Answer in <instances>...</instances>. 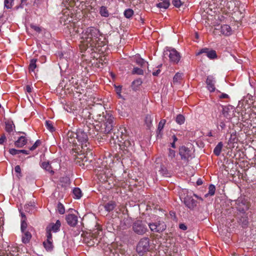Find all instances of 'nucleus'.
Masks as SVG:
<instances>
[{"instance_id":"aec40b11","label":"nucleus","mask_w":256,"mask_h":256,"mask_svg":"<svg viewBox=\"0 0 256 256\" xmlns=\"http://www.w3.org/2000/svg\"><path fill=\"white\" fill-rule=\"evenodd\" d=\"M100 233L102 234V232L99 230H96L92 232V237L94 238V241L92 244H90V245H93L95 243L98 244L100 242V240L101 238V236H99Z\"/></svg>"},{"instance_id":"3c124183","label":"nucleus","mask_w":256,"mask_h":256,"mask_svg":"<svg viewBox=\"0 0 256 256\" xmlns=\"http://www.w3.org/2000/svg\"><path fill=\"white\" fill-rule=\"evenodd\" d=\"M14 0H4V6L8 9L10 8L12 6V3L14 2Z\"/></svg>"},{"instance_id":"774afa93","label":"nucleus","mask_w":256,"mask_h":256,"mask_svg":"<svg viewBox=\"0 0 256 256\" xmlns=\"http://www.w3.org/2000/svg\"><path fill=\"white\" fill-rule=\"evenodd\" d=\"M69 81L70 83L72 84H77V82H74V78L72 76L70 79L69 80Z\"/></svg>"},{"instance_id":"423d86ee","label":"nucleus","mask_w":256,"mask_h":256,"mask_svg":"<svg viewBox=\"0 0 256 256\" xmlns=\"http://www.w3.org/2000/svg\"><path fill=\"white\" fill-rule=\"evenodd\" d=\"M164 54L168 56L170 61L174 64H178L180 60V54L174 48H168L164 51Z\"/></svg>"},{"instance_id":"58836bf2","label":"nucleus","mask_w":256,"mask_h":256,"mask_svg":"<svg viewBox=\"0 0 256 256\" xmlns=\"http://www.w3.org/2000/svg\"><path fill=\"white\" fill-rule=\"evenodd\" d=\"M45 125L46 128L50 132H52L55 130V128L53 126L52 122L50 120H46Z\"/></svg>"},{"instance_id":"9b49d317","label":"nucleus","mask_w":256,"mask_h":256,"mask_svg":"<svg viewBox=\"0 0 256 256\" xmlns=\"http://www.w3.org/2000/svg\"><path fill=\"white\" fill-rule=\"evenodd\" d=\"M46 240L44 242L43 245L47 251H52L53 250V240L52 234H46Z\"/></svg>"},{"instance_id":"603ef678","label":"nucleus","mask_w":256,"mask_h":256,"mask_svg":"<svg viewBox=\"0 0 256 256\" xmlns=\"http://www.w3.org/2000/svg\"><path fill=\"white\" fill-rule=\"evenodd\" d=\"M41 144V141L40 140H36V142H34V144L30 148V150H34L36 148L39 146H40Z\"/></svg>"},{"instance_id":"bf43d9fd","label":"nucleus","mask_w":256,"mask_h":256,"mask_svg":"<svg viewBox=\"0 0 256 256\" xmlns=\"http://www.w3.org/2000/svg\"><path fill=\"white\" fill-rule=\"evenodd\" d=\"M136 63L140 66H143L145 64V61L144 59L140 58L136 60Z\"/></svg>"},{"instance_id":"a878e982","label":"nucleus","mask_w":256,"mask_h":256,"mask_svg":"<svg viewBox=\"0 0 256 256\" xmlns=\"http://www.w3.org/2000/svg\"><path fill=\"white\" fill-rule=\"evenodd\" d=\"M67 136L70 143H76V132L69 131L68 132Z\"/></svg>"},{"instance_id":"6e6d98bb","label":"nucleus","mask_w":256,"mask_h":256,"mask_svg":"<svg viewBox=\"0 0 256 256\" xmlns=\"http://www.w3.org/2000/svg\"><path fill=\"white\" fill-rule=\"evenodd\" d=\"M162 66V64L158 65L157 67V70L152 72V75L154 76H158L161 70L160 68Z\"/></svg>"},{"instance_id":"f3484780","label":"nucleus","mask_w":256,"mask_h":256,"mask_svg":"<svg viewBox=\"0 0 256 256\" xmlns=\"http://www.w3.org/2000/svg\"><path fill=\"white\" fill-rule=\"evenodd\" d=\"M238 224L242 226V228H246L248 224V218L246 214L244 212H242L238 217Z\"/></svg>"},{"instance_id":"412c9836","label":"nucleus","mask_w":256,"mask_h":256,"mask_svg":"<svg viewBox=\"0 0 256 256\" xmlns=\"http://www.w3.org/2000/svg\"><path fill=\"white\" fill-rule=\"evenodd\" d=\"M6 124V130L10 134L15 128V126L12 120H8L5 122Z\"/></svg>"},{"instance_id":"6ab92c4d","label":"nucleus","mask_w":256,"mask_h":256,"mask_svg":"<svg viewBox=\"0 0 256 256\" xmlns=\"http://www.w3.org/2000/svg\"><path fill=\"white\" fill-rule=\"evenodd\" d=\"M232 30L230 26L224 24L220 26V32L225 36H230L232 34Z\"/></svg>"},{"instance_id":"a18cd8bd","label":"nucleus","mask_w":256,"mask_h":256,"mask_svg":"<svg viewBox=\"0 0 256 256\" xmlns=\"http://www.w3.org/2000/svg\"><path fill=\"white\" fill-rule=\"evenodd\" d=\"M32 2V0H21V3L20 6H18L17 8H24V6H26L28 4H30Z\"/></svg>"},{"instance_id":"f704fd0d","label":"nucleus","mask_w":256,"mask_h":256,"mask_svg":"<svg viewBox=\"0 0 256 256\" xmlns=\"http://www.w3.org/2000/svg\"><path fill=\"white\" fill-rule=\"evenodd\" d=\"M159 172L162 176H164L166 177L170 176V173H169L168 170H167L166 167H165L163 165L161 166L160 170H159Z\"/></svg>"},{"instance_id":"ea45409f","label":"nucleus","mask_w":256,"mask_h":256,"mask_svg":"<svg viewBox=\"0 0 256 256\" xmlns=\"http://www.w3.org/2000/svg\"><path fill=\"white\" fill-rule=\"evenodd\" d=\"M124 14L126 18H130L133 16L134 11L130 8H128L124 10Z\"/></svg>"},{"instance_id":"338daca9","label":"nucleus","mask_w":256,"mask_h":256,"mask_svg":"<svg viewBox=\"0 0 256 256\" xmlns=\"http://www.w3.org/2000/svg\"><path fill=\"white\" fill-rule=\"evenodd\" d=\"M219 126L220 127V128L223 130L226 128V124L224 122L222 121L220 122L219 124Z\"/></svg>"},{"instance_id":"473e14b6","label":"nucleus","mask_w":256,"mask_h":256,"mask_svg":"<svg viewBox=\"0 0 256 256\" xmlns=\"http://www.w3.org/2000/svg\"><path fill=\"white\" fill-rule=\"evenodd\" d=\"M222 114L227 119L230 120L232 118V114H230V111L228 107H224L222 111Z\"/></svg>"},{"instance_id":"0eeeda50","label":"nucleus","mask_w":256,"mask_h":256,"mask_svg":"<svg viewBox=\"0 0 256 256\" xmlns=\"http://www.w3.org/2000/svg\"><path fill=\"white\" fill-rule=\"evenodd\" d=\"M134 232L138 234L142 235L148 231V228L144 222L138 220L132 224Z\"/></svg>"},{"instance_id":"37998d69","label":"nucleus","mask_w":256,"mask_h":256,"mask_svg":"<svg viewBox=\"0 0 256 256\" xmlns=\"http://www.w3.org/2000/svg\"><path fill=\"white\" fill-rule=\"evenodd\" d=\"M176 156V151L174 150L169 148L168 157L170 160L174 161V160Z\"/></svg>"},{"instance_id":"13d9d810","label":"nucleus","mask_w":256,"mask_h":256,"mask_svg":"<svg viewBox=\"0 0 256 256\" xmlns=\"http://www.w3.org/2000/svg\"><path fill=\"white\" fill-rule=\"evenodd\" d=\"M134 144V142H132V143L130 142V141H126V140L124 142V146L126 147V148H132V144Z\"/></svg>"},{"instance_id":"8fccbe9b","label":"nucleus","mask_w":256,"mask_h":256,"mask_svg":"<svg viewBox=\"0 0 256 256\" xmlns=\"http://www.w3.org/2000/svg\"><path fill=\"white\" fill-rule=\"evenodd\" d=\"M182 75L181 74L178 72L176 73L174 76L173 82H178L182 78Z\"/></svg>"},{"instance_id":"b1692460","label":"nucleus","mask_w":256,"mask_h":256,"mask_svg":"<svg viewBox=\"0 0 256 256\" xmlns=\"http://www.w3.org/2000/svg\"><path fill=\"white\" fill-rule=\"evenodd\" d=\"M41 166L46 171H48L52 174H54V170H53L52 166L50 165V162L48 161L42 162L41 164Z\"/></svg>"},{"instance_id":"4468645a","label":"nucleus","mask_w":256,"mask_h":256,"mask_svg":"<svg viewBox=\"0 0 256 256\" xmlns=\"http://www.w3.org/2000/svg\"><path fill=\"white\" fill-rule=\"evenodd\" d=\"M61 223L59 220H57L55 224L50 223L46 228V234H52V231L56 232L60 230Z\"/></svg>"},{"instance_id":"2eb2a0df","label":"nucleus","mask_w":256,"mask_h":256,"mask_svg":"<svg viewBox=\"0 0 256 256\" xmlns=\"http://www.w3.org/2000/svg\"><path fill=\"white\" fill-rule=\"evenodd\" d=\"M216 82L215 78L212 76H207L206 80V88L210 92H214L215 91Z\"/></svg>"},{"instance_id":"49530a36","label":"nucleus","mask_w":256,"mask_h":256,"mask_svg":"<svg viewBox=\"0 0 256 256\" xmlns=\"http://www.w3.org/2000/svg\"><path fill=\"white\" fill-rule=\"evenodd\" d=\"M14 171L17 174L16 176L18 178H20L22 176L20 166L18 165L16 166L14 168Z\"/></svg>"},{"instance_id":"393cba45","label":"nucleus","mask_w":256,"mask_h":256,"mask_svg":"<svg viewBox=\"0 0 256 256\" xmlns=\"http://www.w3.org/2000/svg\"><path fill=\"white\" fill-rule=\"evenodd\" d=\"M161 1L156 4V6L160 8H168L170 4V0H161Z\"/></svg>"},{"instance_id":"ddd939ff","label":"nucleus","mask_w":256,"mask_h":256,"mask_svg":"<svg viewBox=\"0 0 256 256\" xmlns=\"http://www.w3.org/2000/svg\"><path fill=\"white\" fill-rule=\"evenodd\" d=\"M66 220L67 224L72 227H74L78 224V216L74 214H68L66 216Z\"/></svg>"},{"instance_id":"e433bc0d","label":"nucleus","mask_w":256,"mask_h":256,"mask_svg":"<svg viewBox=\"0 0 256 256\" xmlns=\"http://www.w3.org/2000/svg\"><path fill=\"white\" fill-rule=\"evenodd\" d=\"M216 187L214 184H210L208 186V193L205 194V197H207L208 195L213 196L214 194Z\"/></svg>"},{"instance_id":"864d4df0","label":"nucleus","mask_w":256,"mask_h":256,"mask_svg":"<svg viewBox=\"0 0 256 256\" xmlns=\"http://www.w3.org/2000/svg\"><path fill=\"white\" fill-rule=\"evenodd\" d=\"M27 228V223L25 219H23L21 221V230L24 232Z\"/></svg>"},{"instance_id":"4c0bfd02","label":"nucleus","mask_w":256,"mask_h":256,"mask_svg":"<svg viewBox=\"0 0 256 256\" xmlns=\"http://www.w3.org/2000/svg\"><path fill=\"white\" fill-rule=\"evenodd\" d=\"M185 121V118L184 116L182 114H178L176 118V122H177V124L181 125L183 124H184Z\"/></svg>"},{"instance_id":"5fc2aeb1","label":"nucleus","mask_w":256,"mask_h":256,"mask_svg":"<svg viewBox=\"0 0 256 256\" xmlns=\"http://www.w3.org/2000/svg\"><path fill=\"white\" fill-rule=\"evenodd\" d=\"M9 152L12 155H16L20 153V150L15 148H10L9 150Z\"/></svg>"},{"instance_id":"72a5a7b5","label":"nucleus","mask_w":256,"mask_h":256,"mask_svg":"<svg viewBox=\"0 0 256 256\" xmlns=\"http://www.w3.org/2000/svg\"><path fill=\"white\" fill-rule=\"evenodd\" d=\"M100 14L101 16L107 18L109 16V12L107 8L104 6H102L100 9Z\"/></svg>"},{"instance_id":"680f3d73","label":"nucleus","mask_w":256,"mask_h":256,"mask_svg":"<svg viewBox=\"0 0 256 256\" xmlns=\"http://www.w3.org/2000/svg\"><path fill=\"white\" fill-rule=\"evenodd\" d=\"M6 140V137L4 134H3L0 138V144H2Z\"/></svg>"},{"instance_id":"69168bd1","label":"nucleus","mask_w":256,"mask_h":256,"mask_svg":"<svg viewBox=\"0 0 256 256\" xmlns=\"http://www.w3.org/2000/svg\"><path fill=\"white\" fill-rule=\"evenodd\" d=\"M26 90L28 92L30 93L32 91V88L30 86L27 85L26 86Z\"/></svg>"},{"instance_id":"c9c22d12","label":"nucleus","mask_w":256,"mask_h":256,"mask_svg":"<svg viewBox=\"0 0 256 256\" xmlns=\"http://www.w3.org/2000/svg\"><path fill=\"white\" fill-rule=\"evenodd\" d=\"M73 194L74 196V198L78 199L82 196V191L78 188H75L73 190Z\"/></svg>"},{"instance_id":"a19ab883","label":"nucleus","mask_w":256,"mask_h":256,"mask_svg":"<svg viewBox=\"0 0 256 256\" xmlns=\"http://www.w3.org/2000/svg\"><path fill=\"white\" fill-rule=\"evenodd\" d=\"M8 256H18V248H11Z\"/></svg>"},{"instance_id":"7c9ffc66","label":"nucleus","mask_w":256,"mask_h":256,"mask_svg":"<svg viewBox=\"0 0 256 256\" xmlns=\"http://www.w3.org/2000/svg\"><path fill=\"white\" fill-rule=\"evenodd\" d=\"M142 80L140 78L136 79L132 82V88L133 90H136L138 87L142 84Z\"/></svg>"},{"instance_id":"052dcab7","label":"nucleus","mask_w":256,"mask_h":256,"mask_svg":"<svg viewBox=\"0 0 256 256\" xmlns=\"http://www.w3.org/2000/svg\"><path fill=\"white\" fill-rule=\"evenodd\" d=\"M80 158H78V159H80L82 160V162H86L88 161V158L87 156H84V154H81L80 155Z\"/></svg>"},{"instance_id":"e2e57ef3","label":"nucleus","mask_w":256,"mask_h":256,"mask_svg":"<svg viewBox=\"0 0 256 256\" xmlns=\"http://www.w3.org/2000/svg\"><path fill=\"white\" fill-rule=\"evenodd\" d=\"M179 228L180 229L184 230H185L187 229V226L184 224H180Z\"/></svg>"},{"instance_id":"6e6552de","label":"nucleus","mask_w":256,"mask_h":256,"mask_svg":"<svg viewBox=\"0 0 256 256\" xmlns=\"http://www.w3.org/2000/svg\"><path fill=\"white\" fill-rule=\"evenodd\" d=\"M178 153L180 156L181 159L186 163L188 162L190 159L193 156V152L192 150L182 146L179 148Z\"/></svg>"},{"instance_id":"dca6fc26","label":"nucleus","mask_w":256,"mask_h":256,"mask_svg":"<svg viewBox=\"0 0 256 256\" xmlns=\"http://www.w3.org/2000/svg\"><path fill=\"white\" fill-rule=\"evenodd\" d=\"M67 28L69 30V34L70 36H75L77 34H80L81 35L82 31V28H80L79 27L76 26L74 23H70L68 26H67Z\"/></svg>"},{"instance_id":"79ce46f5","label":"nucleus","mask_w":256,"mask_h":256,"mask_svg":"<svg viewBox=\"0 0 256 256\" xmlns=\"http://www.w3.org/2000/svg\"><path fill=\"white\" fill-rule=\"evenodd\" d=\"M184 2V0H172V4L176 8H180Z\"/></svg>"},{"instance_id":"2f4dec72","label":"nucleus","mask_w":256,"mask_h":256,"mask_svg":"<svg viewBox=\"0 0 256 256\" xmlns=\"http://www.w3.org/2000/svg\"><path fill=\"white\" fill-rule=\"evenodd\" d=\"M37 60L36 58H32L30 60V64H29V71L30 72H34V70L36 68V62Z\"/></svg>"},{"instance_id":"bb28decb","label":"nucleus","mask_w":256,"mask_h":256,"mask_svg":"<svg viewBox=\"0 0 256 256\" xmlns=\"http://www.w3.org/2000/svg\"><path fill=\"white\" fill-rule=\"evenodd\" d=\"M24 210L26 212L32 214L34 212L35 206L32 203H29L24 205Z\"/></svg>"},{"instance_id":"de8ad7c7","label":"nucleus","mask_w":256,"mask_h":256,"mask_svg":"<svg viewBox=\"0 0 256 256\" xmlns=\"http://www.w3.org/2000/svg\"><path fill=\"white\" fill-rule=\"evenodd\" d=\"M132 74H137L139 75H142L144 74V71L142 69L138 68H134L132 71Z\"/></svg>"},{"instance_id":"f03ea898","label":"nucleus","mask_w":256,"mask_h":256,"mask_svg":"<svg viewBox=\"0 0 256 256\" xmlns=\"http://www.w3.org/2000/svg\"><path fill=\"white\" fill-rule=\"evenodd\" d=\"M99 116L98 120L104 122V132L106 134L110 133L114 128V117L110 112H106V114L101 116L100 114H98Z\"/></svg>"},{"instance_id":"5701e85b","label":"nucleus","mask_w":256,"mask_h":256,"mask_svg":"<svg viewBox=\"0 0 256 256\" xmlns=\"http://www.w3.org/2000/svg\"><path fill=\"white\" fill-rule=\"evenodd\" d=\"M238 138H237L236 136V131L233 132L230 134V136L229 138L228 141V144L230 145H232V146L234 147L233 146L234 144H236L238 142Z\"/></svg>"},{"instance_id":"7ed1b4c3","label":"nucleus","mask_w":256,"mask_h":256,"mask_svg":"<svg viewBox=\"0 0 256 256\" xmlns=\"http://www.w3.org/2000/svg\"><path fill=\"white\" fill-rule=\"evenodd\" d=\"M150 250V240L148 237L142 238L136 246V252L140 256H142Z\"/></svg>"},{"instance_id":"a211bd4d","label":"nucleus","mask_w":256,"mask_h":256,"mask_svg":"<svg viewBox=\"0 0 256 256\" xmlns=\"http://www.w3.org/2000/svg\"><path fill=\"white\" fill-rule=\"evenodd\" d=\"M18 133L22 134L24 136H20L18 139L14 142V144L16 147L22 148L27 143L28 140L26 138V133L24 132H19Z\"/></svg>"},{"instance_id":"9d476101","label":"nucleus","mask_w":256,"mask_h":256,"mask_svg":"<svg viewBox=\"0 0 256 256\" xmlns=\"http://www.w3.org/2000/svg\"><path fill=\"white\" fill-rule=\"evenodd\" d=\"M205 54L210 59H214L217 58L216 52L213 50H210L208 48H203L201 49L196 54V56H199L202 54Z\"/></svg>"},{"instance_id":"0e129e2a","label":"nucleus","mask_w":256,"mask_h":256,"mask_svg":"<svg viewBox=\"0 0 256 256\" xmlns=\"http://www.w3.org/2000/svg\"><path fill=\"white\" fill-rule=\"evenodd\" d=\"M220 98H229V96L228 94H226L222 93L221 95L219 96Z\"/></svg>"},{"instance_id":"cd10ccee","label":"nucleus","mask_w":256,"mask_h":256,"mask_svg":"<svg viewBox=\"0 0 256 256\" xmlns=\"http://www.w3.org/2000/svg\"><path fill=\"white\" fill-rule=\"evenodd\" d=\"M24 234L22 236V242L24 244L28 243L32 238V234L28 232H24Z\"/></svg>"},{"instance_id":"c756f323","label":"nucleus","mask_w":256,"mask_h":256,"mask_svg":"<svg viewBox=\"0 0 256 256\" xmlns=\"http://www.w3.org/2000/svg\"><path fill=\"white\" fill-rule=\"evenodd\" d=\"M166 120L164 119H162L160 120L158 124V128L156 130V133L158 134V136L159 134H161V132L164 128V124H166Z\"/></svg>"},{"instance_id":"09e8293b","label":"nucleus","mask_w":256,"mask_h":256,"mask_svg":"<svg viewBox=\"0 0 256 256\" xmlns=\"http://www.w3.org/2000/svg\"><path fill=\"white\" fill-rule=\"evenodd\" d=\"M152 118L150 115H146L145 118V122L148 126H150L152 123Z\"/></svg>"},{"instance_id":"1a4fd4ad","label":"nucleus","mask_w":256,"mask_h":256,"mask_svg":"<svg viewBox=\"0 0 256 256\" xmlns=\"http://www.w3.org/2000/svg\"><path fill=\"white\" fill-rule=\"evenodd\" d=\"M183 202L186 206L190 210H194L197 206V201L188 194L184 198Z\"/></svg>"},{"instance_id":"4d7b16f0","label":"nucleus","mask_w":256,"mask_h":256,"mask_svg":"<svg viewBox=\"0 0 256 256\" xmlns=\"http://www.w3.org/2000/svg\"><path fill=\"white\" fill-rule=\"evenodd\" d=\"M30 28L32 29H33L34 30H35L36 32L38 33H40L41 32V28L40 27H39L38 26L34 25V24H31Z\"/></svg>"},{"instance_id":"4be33fe9","label":"nucleus","mask_w":256,"mask_h":256,"mask_svg":"<svg viewBox=\"0 0 256 256\" xmlns=\"http://www.w3.org/2000/svg\"><path fill=\"white\" fill-rule=\"evenodd\" d=\"M116 206V202L114 201L111 200L106 204L104 206V208L106 211L110 212L114 210Z\"/></svg>"},{"instance_id":"20e7f679","label":"nucleus","mask_w":256,"mask_h":256,"mask_svg":"<svg viewBox=\"0 0 256 256\" xmlns=\"http://www.w3.org/2000/svg\"><path fill=\"white\" fill-rule=\"evenodd\" d=\"M91 130V128L89 130V128L88 126H84V128H79L76 131V140L81 144L82 149L86 148L88 146L87 144H88L86 131H90Z\"/></svg>"},{"instance_id":"f257e3e1","label":"nucleus","mask_w":256,"mask_h":256,"mask_svg":"<svg viewBox=\"0 0 256 256\" xmlns=\"http://www.w3.org/2000/svg\"><path fill=\"white\" fill-rule=\"evenodd\" d=\"M81 42L90 46H102L106 44L104 36L99 30L94 26H90L82 30L80 36Z\"/></svg>"},{"instance_id":"c85d7f7f","label":"nucleus","mask_w":256,"mask_h":256,"mask_svg":"<svg viewBox=\"0 0 256 256\" xmlns=\"http://www.w3.org/2000/svg\"><path fill=\"white\" fill-rule=\"evenodd\" d=\"M223 146V144L222 142H219L218 144L216 146L214 150V154L216 156H218L220 154V152H222V150Z\"/></svg>"},{"instance_id":"39448f33","label":"nucleus","mask_w":256,"mask_h":256,"mask_svg":"<svg viewBox=\"0 0 256 256\" xmlns=\"http://www.w3.org/2000/svg\"><path fill=\"white\" fill-rule=\"evenodd\" d=\"M150 230L154 232L160 233L166 229L165 223L158 217L154 222L151 221L148 223Z\"/></svg>"},{"instance_id":"f8f14e48","label":"nucleus","mask_w":256,"mask_h":256,"mask_svg":"<svg viewBox=\"0 0 256 256\" xmlns=\"http://www.w3.org/2000/svg\"><path fill=\"white\" fill-rule=\"evenodd\" d=\"M237 210L242 212H244L248 209V206L246 201L242 198H238L236 200Z\"/></svg>"},{"instance_id":"c03bdc74","label":"nucleus","mask_w":256,"mask_h":256,"mask_svg":"<svg viewBox=\"0 0 256 256\" xmlns=\"http://www.w3.org/2000/svg\"><path fill=\"white\" fill-rule=\"evenodd\" d=\"M57 210L60 214H64L65 212V209L64 205L58 202L57 206Z\"/></svg>"}]
</instances>
